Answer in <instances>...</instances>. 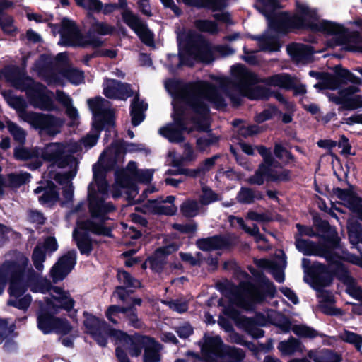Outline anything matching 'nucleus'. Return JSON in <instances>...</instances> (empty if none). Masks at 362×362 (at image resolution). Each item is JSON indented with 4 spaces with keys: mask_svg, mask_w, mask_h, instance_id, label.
Here are the masks:
<instances>
[{
    "mask_svg": "<svg viewBox=\"0 0 362 362\" xmlns=\"http://www.w3.org/2000/svg\"><path fill=\"white\" fill-rule=\"evenodd\" d=\"M255 7L268 21V30L264 35L254 37L262 51H279L280 44L278 38L272 33L293 27L322 32L332 36L330 46L341 45L345 49L362 52V36L358 33L349 32L339 23L320 20L317 11L305 2H296V14L293 16L280 11L278 0H257ZM359 72L362 75V69Z\"/></svg>",
    "mask_w": 362,
    "mask_h": 362,
    "instance_id": "nucleus-1",
    "label": "nucleus"
},
{
    "mask_svg": "<svg viewBox=\"0 0 362 362\" xmlns=\"http://www.w3.org/2000/svg\"><path fill=\"white\" fill-rule=\"evenodd\" d=\"M165 86L173 97V122L161 127L159 133L170 142L182 141L183 132L190 133L192 131V128L187 127L190 110L196 115L191 119L195 128L208 131L209 104H214L218 109L223 108L226 105L218 90L205 81L184 85L178 81L170 79L165 81Z\"/></svg>",
    "mask_w": 362,
    "mask_h": 362,
    "instance_id": "nucleus-2",
    "label": "nucleus"
},
{
    "mask_svg": "<svg viewBox=\"0 0 362 362\" xmlns=\"http://www.w3.org/2000/svg\"><path fill=\"white\" fill-rule=\"evenodd\" d=\"M123 146L114 142L100 156L98 162L93 166V180L88 186L89 209L91 220L78 221L77 228L73 233V238L81 254L88 255L92 250V242L86 235H81L79 230L90 231L98 235H110V228L104 225L107 219L106 214L115 209L110 202H105L108 197L105 171L114 167L124 158Z\"/></svg>",
    "mask_w": 362,
    "mask_h": 362,
    "instance_id": "nucleus-3",
    "label": "nucleus"
},
{
    "mask_svg": "<svg viewBox=\"0 0 362 362\" xmlns=\"http://www.w3.org/2000/svg\"><path fill=\"white\" fill-rule=\"evenodd\" d=\"M29 260L22 253L15 255L13 259L6 261L0 267V295L7 281H10L8 305L25 310L32 301L30 295L21 296L30 288L33 292L45 293L49 288V281L38 279V275L28 267Z\"/></svg>",
    "mask_w": 362,
    "mask_h": 362,
    "instance_id": "nucleus-4",
    "label": "nucleus"
},
{
    "mask_svg": "<svg viewBox=\"0 0 362 362\" xmlns=\"http://www.w3.org/2000/svg\"><path fill=\"white\" fill-rule=\"evenodd\" d=\"M231 80L224 76L211 77L231 100L234 105L240 103L243 96L251 100L264 99L267 97L266 90L261 87L252 88V86L260 81L257 76L250 72L245 66L238 64L230 68Z\"/></svg>",
    "mask_w": 362,
    "mask_h": 362,
    "instance_id": "nucleus-5",
    "label": "nucleus"
},
{
    "mask_svg": "<svg viewBox=\"0 0 362 362\" xmlns=\"http://www.w3.org/2000/svg\"><path fill=\"white\" fill-rule=\"evenodd\" d=\"M86 319L84 325L87 332L93 337L101 346H105L107 342V337H114L119 343L127 350L132 356H139L141 350L146 348V344L143 343L144 339H150L146 336H136L130 337L125 333L110 328L109 325L103 320H100L90 314L85 313Z\"/></svg>",
    "mask_w": 362,
    "mask_h": 362,
    "instance_id": "nucleus-6",
    "label": "nucleus"
},
{
    "mask_svg": "<svg viewBox=\"0 0 362 362\" xmlns=\"http://www.w3.org/2000/svg\"><path fill=\"white\" fill-rule=\"evenodd\" d=\"M6 79L18 89L25 90L30 104L35 108L45 111L57 109L53 100V93L42 84L35 83L24 76L16 66H8L4 70Z\"/></svg>",
    "mask_w": 362,
    "mask_h": 362,
    "instance_id": "nucleus-7",
    "label": "nucleus"
},
{
    "mask_svg": "<svg viewBox=\"0 0 362 362\" xmlns=\"http://www.w3.org/2000/svg\"><path fill=\"white\" fill-rule=\"evenodd\" d=\"M113 31L112 26L104 22L94 21L87 34L82 35L73 21L63 19L60 30V43L66 46L98 47L103 44L99 35H109Z\"/></svg>",
    "mask_w": 362,
    "mask_h": 362,
    "instance_id": "nucleus-8",
    "label": "nucleus"
},
{
    "mask_svg": "<svg viewBox=\"0 0 362 362\" xmlns=\"http://www.w3.org/2000/svg\"><path fill=\"white\" fill-rule=\"evenodd\" d=\"M49 291L51 298L45 299V303L39 302L40 311L37 315V327L44 334L54 332L55 322L58 318L52 316L64 309L70 311L74 305V300L68 291L58 286H51L45 293Z\"/></svg>",
    "mask_w": 362,
    "mask_h": 362,
    "instance_id": "nucleus-9",
    "label": "nucleus"
},
{
    "mask_svg": "<svg viewBox=\"0 0 362 362\" xmlns=\"http://www.w3.org/2000/svg\"><path fill=\"white\" fill-rule=\"evenodd\" d=\"M234 53V49L226 45L211 46L208 42L200 41L189 47L182 48L180 45L179 62L177 67L187 65L193 66L195 61L210 63L216 54L226 57Z\"/></svg>",
    "mask_w": 362,
    "mask_h": 362,
    "instance_id": "nucleus-10",
    "label": "nucleus"
},
{
    "mask_svg": "<svg viewBox=\"0 0 362 362\" xmlns=\"http://www.w3.org/2000/svg\"><path fill=\"white\" fill-rule=\"evenodd\" d=\"M199 344L206 362H241L245 358L242 349L224 345L218 336L205 334Z\"/></svg>",
    "mask_w": 362,
    "mask_h": 362,
    "instance_id": "nucleus-11",
    "label": "nucleus"
},
{
    "mask_svg": "<svg viewBox=\"0 0 362 362\" xmlns=\"http://www.w3.org/2000/svg\"><path fill=\"white\" fill-rule=\"evenodd\" d=\"M153 175V170H138L136 163L129 162L123 174L117 176L116 183L113 186V197H119L124 192L129 200L134 199L138 194L135 182L148 183L151 181Z\"/></svg>",
    "mask_w": 362,
    "mask_h": 362,
    "instance_id": "nucleus-12",
    "label": "nucleus"
},
{
    "mask_svg": "<svg viewBox=\"0 0 362 362\" xmlns=\"http://www.w3.org/2000/svg\"><path fill=\"white\" fill-rule=\"evenodd\" d=\"M88 103L93 115V129L81 141L86 148H90L96 144L103 124L112 122L114 110L110 102L101 97L89 99Z\"/></svg>",
    "mask_w": 362,
    "mask_h": 362,
    "instance_id": "nucleus-13",
    "label": "nucleus"
},
{
    "mask_svg": "<svg viewBox=\"0 0 362 362\" xmlns=\"http://www.w3.org/2000/svg\"><path fill=\"white\" fill-rule=\"evenodd\" d=\"M339 76L354 85L341 90L339 95L333 98V101L337 104L342 105V107L346 110H354L362 107L361 96L354 95V93L359 91L358 86L355 85H361V80L346 69H342L339 73Z\"/></svg>",
    "mask_w": 362,
    "mask_h": 362,
    "instance_id": "nucleus-14",
    "label": "nucleus"
},
{
    "mask_svg": "<svg viewBox=\"0 0 362 362\" xmlns=\"http://www.w3.org/2000/svg\"><path fill=\"white\" fill-rule=\"evenodd\" d=\"M228 296L231 303L245 309H249L251 304L261 302L263 297L259 290L250 284L242 283L240 288H231Z\"/></svg>",
    "mask_w": 362,
    "mask_h": 362,
    "instance_id": "nucleus-15",
    "label": "nucleus"
},
{
    "mask_svg": "<svg viewBox=\"0 0 362 362\" xmlns=\"http://www.w3.org/2000/svg\"><path fill=\"white\" fill-rule=\"evenodd\" d=\"M333 256L338 257V262H330V264H336L337 268L328 269L327 267L319 262H315L311 265V276L313 281L318 284L321 286H327L329 285L332 281L331 270L334 271L337 273L339 279L343 281L346 285V284L341 279V276L345 274H347L349 276V274L345 269L344 265L341 263V258L332 251L329 250Z\"/></svg>",
    "mask_w": 362,
    "mask_h": 362,
    "instance_id": "nucleus-16",
    "label": "nucleus"
},
{
    "mask_svg": "<svg viewBox=\"0 0 362 362\" xmlns=\"http://www.w3.org/2000/svg\"><path fill=\"white\" fill-rule=\"evenodd\" d=\"M28 124L40 133L53 136L60 132L64 120L52 115L35 112Z\"/></svg>",
    "mask_w": 362,
    "mask_h": 362,
    "instance_id": "nucleus-17",
    "label": "nucleus"
},
{
    "mask_svg": "<svg viewBox=\"0 0 362 362\" xmlns=\"http://www.w3.org/2000/svg\"><path fill=\"white\" fill-rule=\"evenodd\" d=\"M126 6L127 3L124 0L119 1V6L124 8L122 13L123 21L137 34L144 43L147 45H152L153 42V33L137 16L129 10L125 8Z\"/></svg>",
    "mask_w": 362,
    "mask_h": 362,
    "instance_id": "nucleus-18",
    "label": "nucleus"
},
{
    "mask_svg": "<svg viewBox=\"0 0 362 362\" xmlns=\"http://www.w3.org/2000/svg\"><path fill=\"white\" fill-rule=\"evenodd\" d=\"M296 247L298 251L305 255H315L325 257L328 262H338V257L324 246L309 240L296 236Z\"/></svg>",
    "mask_w": 362,
    "mask_h": 362,
    "instance_id": "nucleus-19",
    "label": "nucleus"
},
{
    "mask_svg": "<svg viewBox=\"0 0 362 362\" xmlns=\"http://www.w3.org/2000/svg\"><path fill=\"white\" fill-rule=\"evenodd\" d=\"M63 151L62 143H50L43 148L37 151L36 154L40 156L45 160L50 162L53 165L64 168L67 165L66 157Z\"/></svg>",
    "mask_w": 362,
    "mask_h": 362,
    "instance_id": "nucleus-20",
    "label": "nucleus"
},
{
    "mask_svg": "<svg viewBox=\"0 0 362 362\" xmlns=\"http://www.w3.org/2000/svg\"><path fill=\"white\" fill-rule=\"evenodd\" d=\"M76 262V252L69 251L52 267L50 272L54 282L63 280L73 269Z\"/></svg>",
    "mask_w": 362,
    "mask_h": 362,
    "instance_id": "nucleus-21",
    "label": "nucleus"
},
{
    "mask_svg": "<svg viewBox=\"0 0 362 362\" xmlns=\"http://www.w3.org/2000/svg\"><path fill=\"white\" fill-rule=\"evenodd\" d=\"M103 94L110 99L126 100L133 92L127 83L115 79L105 78L103 83Z\"/></svg>",
    "mask_w": 362,
    "mask_h": 362,
    "instance_id": "nucleus-22",
    "label": "nucleus"
},
{
    "mask_svg": "<svg viewBox=\"0 0 362 362\" xmlns=\"http://www.w3.org/2000/svg\"><path fill=\"white\" fill-rule=\"evenodd\" d=\"M175 199L174 196H168L165 199L148 200L144 205V212L168 216L173 215L177 210L173 204Z\"/></svg>",
    "mask_w": 362,
    "mask_h": 362,
    "instance_id": "nucleus-23",
    "label": "nucleus"
},
{
    "mask_svg": "<svg viewBox=\"0 0 362 362\" xmlns=\"http://www.w3.org/2000/svg\"><path fill=\"white\" fill-rule=\"evenodd\" d=\"M120 314H122L127 318L131 326L135 328L142 327V322L137 317L136 310L133 307L123 308L117 305H111L105 313L107 318L113 324L118 322L117 318H120Z\"/></svg>",
    "mask_w": 362,
    "mask_h": 362,
    "instance_id": "nucleus-24",
    "label": "nucleus"
},
{
    "mask_svg": "<svg viewBox=\"0 0 362 362\" xmlns=\"http://www.w3.org/2000/svg\"><path fill=\"white\" fill-rule=\"evenodd\" d=\"M274 170L270 168L267 170L265 163L262 164L255 175L250 177L249 182L251 184L260 185L264 180L281 182L286 181L290 178L289 171H283L281 175L274 173Z\"/></svg>",
    "mask_w": 362,
    "mask_h": 362,
    "instance_id": "nucleus-25",
    "label": "nucleus"
},
{
    "mask_svg": "<svg viewBox=\"0 0 362 362\" xmlns=\"http://www.w3.org/2000/svg\"><path fill=\"white\" fill-rule=\"evenodd\" d=\"M335 194L342 204L347 206L351 211L356 214L362 220V199L354 193L341 189H337Z\"/></svg>",
    "mask_w": 362,
    "mask_h": 362,
    "instance_id": "nucleus-26",
    "label": "nucleus"
},
{
    "mask_svg": "<svg viewBox=\"0 0 362 362\" xmlns=\"http://www.w3.org/2000/svg\"><path fill=\"white\" fill-rule=\"evenodd\" d=\"M287 50L297 63L306 64L312 61L313 51L310 45L292 44L288 47Z\"/></svg>",
    "mask_w": 362,
    "mask_h": 362,
    "instance_id": "nucleus-27",
    "label": "nucleus"
},
{
    "mask_svg": "<svg viewBox=\"0 0 362 362\" xmlns=\"http://www.w3.org/2000/svg\"><path fill=\"white\" fill-rule=\"evenodd\" d=\"M257 264L260 267L268 269L278 282L281 283L284 281V269L286 267L284 259L282 258L274 261L262 259L257 260Z\"/></svg>",
    "mask_w": 362,
    "mask_h": 362,
    "instance_id": "nucleus-28",
    "label": "nucleus"
},
{
    "mask_svg": "<svg viewBox=\"0 0 362 362\" xmlns=\"http://www.w3.org/2000/svg\"><path fill=\"white\" fill-rule=\"evenodd\" d=\"M6 101L9 106L16 110L20 119L27 123L29 122L35 112L27 111V103L21 97L8 95L6 96Z\"/></svg>",
    "mask_w": 362,
    "mask_h": 362,
    "instance_id": "nucleus-29",
    "label": "nucleus"
},
{
    "mask_svg": "<svg viewBox=\"0 0 362 362\" xmlns=\"http://www.w3.org/2000/svg\"><path fill=\"white\" fill-rule=\"evenodd\" d=\"M308 356L314 362H341V355L328 349L310 350Z\"/></svg>",
    "mask_w": 362,
    "mask_h": 362,
    "instance_id": "nucleus-30",
    "label": "nucleus"
},
{
    "mask_svg": "<svg viewBox=\"0 0 362 362\" xmlns=\"http://www.w3.org/2000/svg\"><path fill=\"white\" fill-rule=\"evenodd\" d=\"M283 332L292 331L296 335L300 337L314 338L318 335L314 329L304 325H292L288 320H285L280 325Z\"/></svg>",
    "mask_w": 362,
    "mask_h": 362,
    "instance_id": "nucleus-31",
    "label": "nucleus"
},
{
    "mask_svg": "<svg viewBox=\"0 0 362 362\" xmlns=\"http://www.w3.org/2000/svg\"><path fill=\"white\" fill-rule=\"evenodd\" d=\"M341 278L346 284V292L351 296L361 302L360 305L354 308V312L362 315V288L358 286L354 279L347 274H345Z\"/></svg>",
    "mask_w": 362,
    "mask_h": 362,
    "instance_id": "nucleus-32",
    "label": "nucleus"
},
{
    "mask_svg": "<svg viewBox=\"0 0 362 362\" xmlns=\"http://www.w3.org/2000/svg\"><path fill=\"white\" fill-rule=\"evenodd\" d=\"M268 86L279 87L284 89L292 88L295 84L293 78L285 73L274 74L262 81Z\"/></svg>",
    "mask_w": 362,
    "mask_h": 362,
    "instance_id": "nucleus-33",
    "label": "nucleus"
},
{
    "mask_svg": "<svg viewBox=\"0 0 362 362\" xmlns=\"http://www.w3.org/2000/svg\"><path fill=\"white\" fill-rule=\"evenodd\" d=\"M197 245L202 250L211 251L226 247L228 241L222 237L214 236L198 240Z\"/></svg>",
    "mask_w": 362,
    "mask_h": 362,
    "instance_id": "nucleus-34",
    "label": "nucleus"
},
{
    "mask_svg": "<svg viewBox=\"0 0 362 362\" xmlns=\"http://www.w3.org/2000/svg\"><path fill=\"white\" fill-rule=\"evenodd\" d=\"M34 192L35 194L43 192L42 195L38 197L39 202L43 205L51 206L59 199V194L52 184H48L47 188H44L41 186L37 187L34 190Z\"/></svg>",
    "mask_w": 362,
    "mask_h": 362,
    "instance_id": "nucleus-35",
    "label": "nucleus"
},
{
    "mask_svg": "<svg viewBox=\"0 0 362 362\" xmlns=\"http://www.w3.org/2000/svg\"><path fill=\"white\" fill-rule=\"evenodd\" d=\"M143 343L146 344V348L144 354V362H160V346L154 339H144Z\"/></svg>",
    "mask_w": 362,
    "mask_h": 362,
    "instance_id": "nucleus-36",
    "label": "nucleus"
},
{
    "mask_svg": "<svg viewBox=\"0 0 362 362\" xmlns=\"http://www.w3.org/2000/svg\"><path fill=\"white\" fill-rule=\"evenodd\" d=\"M74 175L70 173H65L64 175L57 174L55 180L61 185H64L63 187V197L64 200L62 202V205L70 202L73 199L74 197V188L71 182V180Z\"/></svg>",
    "mask_w": 362,
    "mask_h": 362,
    "instance_id": "nucleus-37",
    "label": "nucleus"
},
{
    "mask_svg": "<svg viewBox=\"0 0 362 362\" xmlns=\"http://www.w3.org/2000/svg\"><path fill=\"white\" fill-rule=\"evenodd\" d=\"M132 123L136 127L138 126L144 119V112L148 108V104L140 100L136 95L132 103Z\"/></svg>",
    "mask_w": 362,
    "mask_h": 362,
    "instance_id": "nucleus-38",
    "label": "nucleus"
},
{
    "mask_svg": "<svg viewBox=\"0 0 362 362\" xmlns=\"http://www.w3.org/2000/svg\"><path fill=\"white\" fill-rule=\"evenodd\" d=\"M304 349L302 343L293 337H291L287 341H281L278 345V349L282 355H292L296 352H303Z\"/></svg>",
    "mask_w": 362,
    "mask_h": 362,
    "instance_id": "nucleus-39",
    "label": "nucleus"
},
{
    "mask_svg": "<svg viewBox=\"0 0 362 362\" xmlns=\"http://www.w3.org/2000/svg\"><path fill=\"white\" fill-rule=\"evenodd\" d=\"M257 150L264 158L267 170L272 168L274 170V173L276 175H281L283 171H288L280 166L276 161H274L271 151L269 149L261 146L257 148Z\"/></svg>",
    "mask_w": 362,
    "mask_h": 362,
    "instance_id": "nucleus-40",
    "label": "nucleus"
},
{
    "mask_svg": "<svg viewBox=\"0 0 362 362\" xmlns=\"http://www.w3.org/2000/svg\"><path fill=\"white\" fill-rule=\"evenodd\" d=\"M348 232L350 243L353 245H357L362 243V226L356 221L349 220L348 221Z\"/></svg>",
    "mask_w": 362,
    "mask_h": 362,
    "instance_id": "nucleus-41",
    "label": "nucleus"
},
{
    "mask_svg": "<svg viewBox=\"0 0 362 362\" xmlns=\"http://www.w3.org/2000/svg\"><path fill=\"white\" fill-rule=\"evenodd\" d=\"M186 5L197 7H208L213 10H218L225 6V0H177Z\"/></svg>",
    "mask_w": 362,
    "mask_h": 362,
    "instance_id": "nucleus-42",
    "label": "nucleus"
},
{
    "mask_svg": "<svg viewBox=\"0 0 362 362\" xmlns=\"http://www.w3.org/2000/svg\"><path fill=\"white\" fill-rule=\"evenodd\" d=\"M30 175L28 173H11L8 175L7 181L5 180L6 186L11 187H18L21 185L28 182Z\"/></svg>",
    "mask_w": 362,
    "mask_h": 362,
    "instance_id": "nucleus-43",
    "label": "nucleus"
},
{
    "mask_svg": "<svg viewBox=\"0 0 362 362\" xmlns=\"http://www.w3.org/2000/svg\"><path fill=\"white\" fill-rule=\"evenodd\" d=\"M177 250V247L174 245H168L166 247L158 248L153 256L150 259L152 267H157L158 264H162L166 255Z\"/></svg>",
    "mask_w": 362,
    "mask_h": 362,
    "instance_id": "nucleus-44",
    "label": "nucleus"
},
{
    "mask_svg": "<svg viewBox=\"0 0 362 362\" xmlns=\"http://www.w3.org/2000/svg\"><path fill=\"white\" fill-rule=\"evenodd\" d=\"M339 338L344 342L354 345L357 350L362 347V336L357 333L344 329L339 333Z\"/></svg>",
    "mask_w": 362,
    "mask_h": 362,
    "instance_id": "nucleus-45",
    "label": "nucleus"
},
{
    "mask_svg": "<svg viewBox=\"0 0 362 362\" xmlns=\"http://www.w3.org/2000/svg\"><path fill=\"white\" fill-rule=\"evenodd\" d=\"M218 138L211 133L207 132L205 135L200 136L197 140V148L201 151H206L210 147L216 145Z\"/></svg>",
    "mask_w": 362,
    "mask_h": 362,
    "instance_id": "nucleus-46",
    "label": "nucleus"
},
{
    "mask_svg": "<svg viewBox=\"0 0 362 362\" xmlns=\"http://www.w3.org/2000/svg\"><path fill=\"white\" fill-rule=\"evenodd\" d=\"M261 198L259 193H255L249 188H241L237 195V199L243 204H251L255 199Z\"/></svg>",
    "mask_w": 362,
    "mask_h": 362,
    "instance_id": "nucleus-47",
    "label": "nucleus"
},
{
    "mask_svg": "<svg viewBox=\"0 0 362 362\" xmlns=\"http://www.w3.org/2000/svg\"><path fill=\"white\" fill-rule=\"evenodd\" d=\"M45 250L40 244H38L33 252L32 260L35 269L40 272L43 270V262L45 261Z\"/></svg>",
    "mask_w": 362,
    "mask_h": 362,
    "instance_id": "nucleus-48",
    "label": "nucleus"
},
{
    "mask_svg": "<svg viewBox=\"0 0 362 362\" xmlns=\"http://www.w3.org/2000/svg\"><path fill=\"white\" fill-rule=\"evenodd\" d=\"M200 204L195 200H187L184 202L181 207V211L187 217L197 216L200 211Z\"/></svg>",
    "mask_w": 362,
    "mask_h": 362,
    "instance_id": "nucleus-49",
    "label": "nucleus"
},
{
    "mask_svg": "<svg viewBox=\"0 0 362 362\" xmlns=\"http://www.w3.org/2000/svg\"><path fill=\"white\" fill-rule=\"evenodd\" d=\"M7 127L16 141L18 142L20 144L25 143L26 132L23 129L12 122L7 123Z\"/></svg>",
    "mask_w": 362,
    "mask_h": 362,
    "instance_id": "nucleus-50",
    "label": "nucleus"
},
{
    "mask_svg": "<svg viewBox=\"0 0 362 362\" xmlns=\"http://www.w3.org/2000/svg\"><path fill=\"white\" fill-rule=\"evenodd\" d=\"M117 279L126 288H136L140 287L141 285L138 280L132 278L129 273L123 270L118 271Z\"/></svg>",
    "mask_w": 362,
    "mask_h": 362,
    "instance_id": "nucleus-51",
    "label": "nucleus"
},
{
    "mask_svg": "<svg viewBox=\"0 0 362 362\" xmlns=\"http://www.w3.org/2000/svg\"><path fill=\"white\" fill-rule=\"evenodd\" d=\"M218 199V196L206 186L202 187V194L199 196V202L202 205H208Z\"/></svg>",
    "mask_w": 362,
    "mask_h": 362,
    "instance_id": "nucleus-52",
    "label": "nucleus"
},
{
    "mask_svg": "<svg viewBox=\"0 0 362 362\" xmlns=\"http://www.w3.org/2000/svg\"><path fill=\"white\" fill-rule=\"evenodd\" d=\"M194 25L196 28L203 32H208L214 34L218 32V29L216 23L209 20H197Z\"/></svg>",
    "mask_w": 362,
    "mask_h": 362,
    "instance_id": "nucleus-53",
    "label": "nucleus"
},
{
    "mask_svg": "<svg viewBox=\"0 0 362 362\" xmlns=\"http://www.w3.org/2000/svg\"><path fill=\"white\" fill-rule=\"evenodd\" d=\"M64 76L73 84L78 85L83 83L84 74L83 72L77 69H69L65 71Z\"/></svg>",
    "mask_w": 362,
    "mask_h": 362,
    "instance_id": "nucleus-54",
    "label": "nucleus"
},
{
    "mask_svg": "<svg viewBox=\"0 0 362 362\" xmlns=\"http://www.w3.org/2000/svg\"><path fill=\"white\" fill-rule=\"evenodd\" d=\"M62 144L63 151L64 152V154L66 157V163L68 165L71 160V155L81 151V144L75 141H69L65 144Z\"/></svg>",
    "mask_w": 362,
    "mask_h": 362,
    "instance_id": "nucleus-55",
    "label": "nucleus"
},
{
    "mask_svg": "<svg viewBox=\"0 0 362 362\" xmlns=\"http://www.w3.org/2000/svg\"><path fill=\"white\" fill-rule=\"evenodd\" d=\"M0 25L4 33L12 34L16 31V26L11 16L3 15L0 17Z\"/></svg>",
    "mask_w": 362,
    "mask_h": 362,
    "instance_id": "nucleus-56",
    "label": "nucleus"
},
{
    "mask_svg": "<svg viewBox=\"0 0 362 362\" xmlns=\"http://www.w3.org/2000/svg\"><path fill=\"white\" fill-rule=\"evenodd\" d=\"M15 328L13 322L9 323L6 319H0V338L7 337L11 334Z\"/></svg>",
    "mask_w": 362,
    "mask_h": 362,
    "instance_id": "nucleus-57",
    "label": "nucleus"
},
{
    "mask_svg": "<svg viewBox=\"0 0 362 362\" xmlns=\"http://www.w3.org/2000/svg\"><path fill=\"white\" fill-rule=\"evenodd\" d=\"M274 154L276 158L285 163H288L289 160H292L291 154L279 144L275 145Z\"/></svg>",
    "mask_w": 362,
    "mask_h": 362,
    "instance_id": "nucleus-58",
    "label": "nucleus"
},
{
    "mask_svg": "<svg viewBox=\"0 0 362 362\" xmlns=\"http://www.w3.org/2000/svg\"><path fill=\"white\" fill-rule=\"evenodd\" d=\"M166 304L170 309L179 313H185L188 309L187 302L182 300H175L168 301Z\"/></svg>",
    "mask_w": 362,
    "mask_h": 362,
    "instance_id": "nucleus-59",
    "label": "nucleus"
},
{
    "mask_svg": "<svg viewBox=\"0 0 362 362\" xmlns=\"http://www.w3.org/2000/svg\"><path fill=\"white\" fill-rule=\"evenodd\" d=\"M77 4L90 11H98L101 4L98 0H76Z\"/></svg>",
    "mask_w": 362,
    "mask_h": 362,
    "instance_id": "nucleus-60",
    "label": "nucleus"
},
{
    "mask_svg": "<svg viewBox=\"0 0 362 362\" xmlns=\"http://www.w3.org/2000/svg\"><path fill=\"white\" fill-rule=\"evenodd\" d=\"M54 331L61 334H66L71 330V327L66 320L58 318L55 322Z\"/></svg>",
    "mask_w": 362,
    "mask_h": 362,
    "instance_id": "nucleus-61",
    "label": "nucleus"
},
{
    "mask_svg": "<svg viewBox=\"0 0 362 362\" xmlns=\"http://www.w3.org/2000/svg\"><path fill=\"white\" fill-rule=\"evenodd\" d=\"M56 100L60 103L65 108L72 105V100L71 98L64 92L59 90L56 91Z\"/></svg>",
    "mask_w": 362,
    "mask_h": 362,
    "instance_id": "nucleus-62",
    "label": "nucleus"
},
{
    "mask_svg": "<svg viewBox=\"0 0 362 362\" xmlns=\"http://www.w3.org/2000/svg\"><path fill=\"white\" fill-rule=\"evenodd\" d=\"M176 332L180 338L185 339L189 337L192 332L193 329L189 324H184L176 329Z\"/></svg>",
    "mask_w": 362,
    "mask_h": 362,
    "instance_id": "nucleus-63",
    "label": "nucleus"
},
{
    "mask_svg": "<svg viewBox=\"0 0 362 362\" xmlns=\"http://www.w3.org/2000/svg\"><path fill=\"white\" fill-rule=\"evenodd\" d=\"M42 247L45 250L52 252L57 250L58 245L54 238L49 237L45 240Z\"/></svg>",
    "mask_w": 362,
    "mask_h": 362,
    "instance_id": "nucleus-64",
    "label": "nucleus"
}]
</instances>
